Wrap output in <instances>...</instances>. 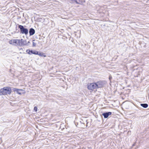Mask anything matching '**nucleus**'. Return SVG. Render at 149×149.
Returning a JSON list of instances; mask_svg holds the SVG:
<instances>
[{
    "label": "nucleus",
    "instance_id": "15",
    "mask_svg": "<svg viewBox=\"0 0 149 149\" xmlns=\"http://www.w3.org/2000/svg\"><path fill=\"white\" fill-rule=\"evenodd\" d=\"M13 40H10L9 41V43L10 44H12L14 45V44L13 42Z\"/></svg>",
    "mask_w": 149,
    "mask_h": 149
},
{
    "label": "nucleus",
    "instance_id": "13",
    "mask_svg": "<svg viewBox=\"0 0 149 149\" xmlns=\"http://www.w3.org/2000/svg\"><path fill=\"white\" fill-rule=\"evenodd\" d=\"M141 105L144 108H146L148 106V104L146 103L141 104Z\"/></svg>",
    "mask_w": 149,
    "mask_h": 149
},
{
    "label": "nucleus",
    "instance_id": "12",
    "mask_svg": "<svg viewBox=\"0 0 149 149\" xmlns=\"http://www.w3.org/2000/svg\"><path fill=\"white\" fill-rule=\"evenodd\" d=\"M37 55H38L40 56L41 57H45L46 56V55L45 54L42 52H38V54H37Z\"/></svg>",
    "mask_w": 149,
    "mask_h": 149
},
{
    "label": "nucleus",
    "instance_id": "8",
    "mask_svg": "<svg viewBox=\"0 0 149 149\" xmlns=\"http://www.w3.org/2000/svg\"><path fill=\"white\" fill-rule=\"evenodd\" d=\"M12 90L13 91L16 92L19 95H21L22 94V93L20 91H23L22 90L17 89L15 88H13Z\"/></svg>",
    "mask_w": 149,
    "mask_h": 149
},
{
    "label": "nucleus",
    "instance_id": "7",
    "mask_svg": "<svg viewBox=\"0 0 149 149\" xmlns=\"http://www.w3.org/2000/svg\"><path fill=\"white\" fill-rule=\"evenodd\" d=\"M111 112H108L103 113L102 114V115L104 116V118H107L109 116L111 115Z\"/></svg>",
    "mask_w": 149,
    "mask_h": 149
},
{
    "label": "nucleus",
    "instance_id": "1",
    "mask_svg": "<svg viewBox=\"0 0 149 149\" xmlns=\"http://www.w3.org/2000/svg\"><path fill=\"white\" fill-rule=\"evenodd\" d=\"M12 89L10 87H5L0 90V95L10 94L11 93Z\"/></svg>",
    "mask_w": 149,
    "mask_h": 149
},
{
    "label": "nucleus",
    "instance_id": "5",
    "mask_svg": "<svg viewBox=\"0 0 149 149\" xmlns=\"http://www.w3.org/2000/svg\"><path fill=\"white\" fill-rule=\"evenodd\" d=\"M25 45H28V43L26 41L22 39L20 40L19 46H23Z\"/></svg>",
    "mask_w": 149,
    "mask_h": 149
},
{
    "label": "nucleus",
    "instance_id": "4",
    "mask_svg": "<svg viewBox=\"0 0 149 149\" xmlns=\"http://www.w3.org/2000/svg\"><path fill=\"white\" fill-rule=\"evenodd\" d=\"M96 83L97 88H100L103 87L105 83L104 81H99Z\"/></svg>",
    "mask_w": 149,
    "mask_h": 149
},
{
    "label": "nucleus",
    "instance_id": "9",
    "mask_svg": "<svg viewBox=\"0 0 149 149\" xmlns=\"http://www.w3.org/2000/svg\"><path fill=\"white\" fill-rule=\"evenodd\" d=\"M20 40L19 39H13V43L14 45L19 46Z\"/></svg>",
    "mask_w": 149,
    "mask_h": 149
},
{
    "label": "nucleus",
    "instance_id": "11",
    "mask_svg": "<svg viewBox=\"0 0 149 149\" xmlns=\"http://www.w3.org/2000/svg\"><path fill=\"white\" fill-rule=\"evenodd\" d=\"M85 0H76L75 2L77 4H81V3L85 2Z\"/></svg>",
    "mask_w": 149,
    "mask_h": 149
},
{
    "label": "nucleus",
    "instance_id": "6",
    "mask_svg": "<svg viewBox=\"0 0 149 149\" xmlns=\"http://www.w3.org/2000/svg\"><path fill=\"white\" fill-rule=\"evenodd\" d=\"M26 52L27 53L30 55H31L32 54L35 55L38 54V51H37L36 50H30V49H28L26 50Z\"/></svg>",
    "mask_w": 149,
    "mask_h": 149
},
{
    "label": "nucleus",
    "instance_id": "16",
    "mask_svg": "<svg viewBox=\"0 0 149 149\" xmlns=\"http://www.w3.org/2000/svg\"><path fill=\"white\" fill-rule=\"evenodd\" d=\"M37 107H34V110L36 112L37 111Z\"/></svg>",
    "mask_w": 149,
    "mask_h": 149
},
{
    "label": "nucleus",
    "instance_id": "19",
    "mask_svg": "<svg viewBox=\"0 0 149 149\" xmlns=\"http://www.w3.org/2000/svg\"><path fill=\"white\" fill-rule=\"evenodd\" d=\"M134 144H133V145L132 146H134Z\"/></svg>",
    "mask_w": 149,
    "mask_h": 149
},
{
    "label": "nucleus",
    "instance_id": "10",
    "mask_svg": "<svg viewBox=\"0 0 149 149\" xmlns=\"http://www.w3.org/2000/svg\"><path fill=\"white\" fill-rule=\"evenodd\" d=\"M35 33V30L32 28H31L29 30V35L30 36H32Z\"/></svg>",
    "mask_w": 149,
    "mask_h": 149
},
{
    "label": "nucleus",
    "instance_id": "14",
    "mask_svg": "<svg viewBox=\"0 0 149 149\" xmlns=\"http://www.w3.org/2000/svg\"><path fill=\"white\" fill-rule=\"evenodd\" d=\"M35 41L36 42H38V41L36 40H33V44L32 46L33 47H35L36 46V42H34V41Z\"/></svg>",
    "mask_w": 149,
    "mask_h": 149
},
{
    "label": "nucleus",
    "instance_id": "2",
    "mask_svg": "<svg viewBox=\"0 0 149 149\" xmlns=\"http://www.w3.org/2000/svg\"><path fill=\"white\" fill-rule=\"evenodd\" d=\"M18 27L20 30V32L22 34H24L26 35H27L28 33V30L26 29L23 26L18 24Z\"/></svg>",
    "mask_w": 149,
    "mask_h": 149
},
{
    "label": "nucleus",
    "instance_id": "17",
    "mask_svg": "<svg viewBox=\"0 0 149 149\" xmlns=\"http://www.w3.org/2000/svg\"><path fill=\"white\" fill-rule=\"evenodd\" d=\"M27 42L28 43H28H30V42H29V41H28V42Z\"/></svg>",
    "mask_w": 149,
    "mask_h": 149
},
{
    "label": "nucleus",
    "instance_id": "3",
    "mask_svg": "<svg viewBox=\"0 0 149 149\" xmlns=\"http://www.w3.org/2000/svg\"><path fill=\"white\" fill-rule=\"evenodd\" d=\"M87 87L89 90H93L97 88L96 83H91L88 85Z\"/></svg>",
    "mask_w": 149,
    "mask_h": 149
},
{
    "label": "nucleus",
    "instance_id": "18",
    "mask_svg": "<svg viewBox=\"0 0 149 149\" xmlns=\"http://www.w3.org/2000/svg\"><path fill=\"white\" fill-rule=\"evenodd\" d=\"M111 77H110L109 78V79H110V80H111Z\"/></svg>",
    "mask_w": 149,
    "mask_h": 149
}]
</instances>
